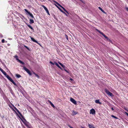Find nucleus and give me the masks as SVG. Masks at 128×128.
I'll use <instances>...</instances> for the list:
<instances>
[{"label":"nucleus","instance_id":"1","mask_svg":"<svg viewBox=\"0 0 128 128\" xmlns=\"http://www.w3.org/2000/svg\"><path fill=\"white\" fill-rule=\"evenodd\" d=\"M105 92L108 95L112 97L113 96V94L107 89L105 90Z\"/></svg>","mask_w":128,"mask_h":128},{"label":"nucleus","instance_id":"2","mask_svg":"<svg viewBox=\"0 0 128 128\" xmlns=\"http://www.w3.org/2000/svg\"><path fill=\"white\" fill-rule=\"evenodd\" d=\"M11 104L13 106L14 108V109L17 111V112L19 114L20 116L22 118H23V116L20 113V112L19 110L13 104Z\"/></svg>","mask_w":128,"mask_h":128},{"label":"nucleus","instance_id":"3","mask_svg":"<svg viewBox=\"0 0 128 128\" xmlns=\"http://www.w3.org/2000/svg\"><path fill=\"white\" fill-rule=\"evenodd\" d=\"M24 10L25 11L28 13V14L30 15V16L33 18H34V16L32 14L30 13V12H29L26 9H24Z\"/></svg>","mask_w":128,"mask_h":128},{"label":"nucleus","instance_id":"4","mask_svg":"<svg viewBox=\"0 0 128 128\" xmlns=\"http://www.w3.org/2000/svg\"><path fill=\"white\" fill-rule=\"evenodd\" d=\"M102 34L104 37V38L107 40L109 41L110 42H111V41L109 39L107 36H106L102 32H100Z\"/></svg>","mask_w":128,"mask_h":128},{"label":"nucleus","instance_id":"5","mask_svg":"<svg viewBox=\"0 0 128 128\" xmlns=\"http://www.w3.org/2000/svg\"><path fill=\"white\" fill-rule=\"evenodd\" d=\"M42 6L44 10H46V12L48 14L50 15V13L48 10L47 8L44 5H42Z\"/></svg>","mask_w":128,"mask_h":128},{"label":"nucleus","instance_id":"6","mask_svg":"<svg viewBox=\"0 0 128 128\" xmlns=\"http://www.w3.org/2000/svg\"><path fill=\"white\" fill-rule=\"evenodd\" d=\"M95 112H96L95 110L93 108H92L90 110V114H95Z\"/></svg>","mask_w":128,"mask_h":128},{"label":"nucleus","instance_id":"7","mask_svg":"<svg viewBox=\"0 0 128 128\" xmlns=\"http://www.w3.org/2000/svg\"><path fill=\"white\" fill-rule=\"evenodd\" d=\"M70 101L74 104H76V101L73 98H71L70 99Z\"/></svg>","mask_w":128,"mask_h":128},{"label":"nucleus","instance_id":"8","mask_svg":"<svg viewBox=\"0 0 128 128\" xmlns=\"http://www.w3.org/2000/svg\"><path fill=\"white\" fill-rule=\"evenodd\" d=\"M0 70L2 72V73L6 76L7 75L6 72H4L0 67Z\"/></svg>","mask_w":128,"mask_h":128},{"label":"nucleus","instance_id":"9","mask_svg":"<svg viewBox=\"0 0 128 128\" xmlns=\"http://www.w3.org/2000/svg\"><path fill=\"white\" fill-rule=\"evenodd\" d=\"M54 64L58 67L61 70H62V68L60 67V66L56 62H55Z\"/></svg>","mask_w":128,"mask_h":128},{"label":"nucleus","instance_id":"10","mask_svg":"<svg viewBox=\"0 0 128 128\" xmlns=\"http://www.w3.org/2000/svg\"><path fill=\"white\" fill-rule=\"evenodd\" d=\"M6 78L11 82L12 80H13L12 79V78L8 75H7V76H6Z\"/></svg>","mask_w":128,"mask_h":128},{"label":"nucleus","instance_id":"11","mask_svg":"<svg viewBox=\"0 0 128 128\" xmlns=\"http://www.w3.org/2000/svg\"><path fill=\"white\" fill-rule=\"evenodd\" d=\"M55 5L56 6L58 9H59L61 11V12H63L64 14H66V13H65V12H64L62 10H61V9H60V8L58 6L56 5V4H55Z\"/></svg>","mask_w":128,"mask_h":128},{"label":"nucleus","instance_id":"12","mask_svg":"<svg viewBox=\"0 0 128 128\" xmlns=\"http://www.w3.org/2000/svg\"><path fill=\"white\" fill-rule=\"evenodd\" d=\"M95 102L98 104H101V103L100 102V100H95Z\"/></svg>","mask_w":128,"mask_h":128},{"label":"nucleus","instance_id":"13","mask_svg":"<svg viewBox=\"0 0 128 128\" xmlns=\"http://www.w3.org/2000/svg\"><path fill=\"white\" fill-rule=\"evenodd\" d=\"M30 38L31 40H32L33 42H37V41L34 40V38L31 37L30 36Z\"/></svg>","mask_w":128,"mask_h":128},{"label":"nucleus","instance_id":"14","mask_svg":"<svg viewBox=\"0 0 128 128\" xmlns=\"http://www.w3.org/2000/svg\"><path fill=\"white\" fill-rule=\"evenodd\" d=\"M30 38L31 40H32L33 42H37V41L34 40V38L31 37L30 36Z\"/></svg>","mask_w":128,"mask_h":128},{"label":"nucleus","instance_id":"15","mask_svg":"<svg viewBox=\"0 0 128 128\" xmlns=\"http://www.w3.org/2000/svg\"><path fill=\"white\" fill-rule=\"evenodd\" d=\"M58 63L61 66H62L63 68H65V66L63 64H62L60 62H58Z\"/></svg>","mask_w":128,"mask_h":128},{"label":"nucleus","instance_id":"16","mask_svg":"<svg viewBox=\"0 0 128 128\" xmlns=\"http://www.w3.org/2000/svg\"><path fill=\"white\" fill-rule=\"evenodd\" d=\"M54 3H56V4L58 5L60 7L62 6L61 5H60L59 3H58V2H56V1L54 0Z\"/></svg>","mask_w":128,"mask_h":128},{"label":"nucleus","instance_id":"17","mask_svg":"<svg viewBox=\"0 0 128 128\" xmlns=\"http://www.w3.org/2000/svg\"><path fill=\"white\" fill-rule=\"evenodd\" d=\"M49 102L50 104L54 108L55 107V106H54V104L52 102L50 101H49Z\"/></svg>","mask_w":128,"mask_h":128},{"label":"nucleus","instance_id":"18","mask_svg":"<svg viewBox=\"0 0 128 128\" xmlns=\"http://www.w3.org/2000/svg\"><path fill=\"white\" fill-rule=\"evenodd\" d=\"M23 69L25 70L26 72L29 70L28 68H26L25 66H23Z\"/></svg>","mask_w":128,"mask_h":128},{"label":"nucleus","instance_id":"19","mask_svg":"<svg viewBox=\"0 0 128 128\" xmlns=\"http://www.w3.org/2000/svg\"><path fill=\"white\" fill-rule=\"evenodd\" d=\"M23 69L25 70L26 72L29 70L28 68H26L25 66H23Z\"/></svg>","mask_w":128,"mask_h":128},{"label":"nucleus","instance_id":"20","mask_svg":"<svg viewBox=\"0 0 128 128\" xmlns=\"http://www.w3.org/2000/svg\"><path fill=\"white\" fill-rule=\"evenodd\" d=\"M23 69L25 70L26 72L29 70L28 68H26L25 66H23Z\"/></svg>","mask_w":128,"mask_h":128},{"label":"nucleus","instance_id":"21","mask_svg":"<svg viewBox=\"0 0 128 128\" xmlns=\"http://www.w3.org/2000/svg\"><path fill=\"white\" fill-rule=\"evenodd\" d=\"M30 24H32V23H34V22L33 20L30 19Z\"/></svg>","mask_w":128,"mask_h":128},{"label":"nucleus","instance_id":"22","mask_svg":"<svg viewBox=\"0 0 128 128\" xmlns=\"http://www.w3.org/2000/svg\"><path fill=\"white\" fill-rule=\"evenodd\" d=\"M17 60H18V62H19L21 64H24V63L23 62H22V61H21V60L19 59H17Z\"/></svg>","mask_w":128,"mask_h":128},{"label":"nucleus","instance_id":"23","mask_svg":"<svg viewBox=\"0 0 128 128\" xmlns=\"http://www.w3.org/2000/svg\"><path fill=\"white\" fill-rule=\"evenodd\" d=\"M16 76L17 78H19L21 77V76L19 74H16Z\"/></svg>","mask_w":128,"mask_h":128},{"label":"nucleus","instance_id":"24","mask_svg":"<svg viewBox=\"0 0 128 128\" xmlns=\"http://www.w3.org/2000/svg\"><path fill=\"white\" fill-rule=\"evenodd\" d=\"M111 116L116 119H118L117 117L112 115H111Z\"/></svg>","mask_w":128,"mask_h":128},{"label":"nucleus","instance_id":"25","mask_svg":"<svg viewBox=\"0 0 128 128\" xmlns=\"http://www.w3.org/2000/svg\"><path fill=\"white\" fill-rule=\"evenodd\" d=\"M29 75H32V74L30 72V71L29 70L27 72H26Z\"/></svg>","mask_w":128,"mask_h":128},{"label":"nucleus","instance_id":"26","mask_svg":"<svg viewBox=\"0 0 128 128\" xmlns=\"http://www.w3.org/2000/svg\"><path fill=\"white\" fill-rule=\"evenodd\" d=\"M14 85L16 86V84L13 81V80H12L11 82Z\"/></svg>","mask_w":128,"mask_h":128},{"label":"nucleus","instance_id":"27","mask_svg":"<svg viewBox=\"0 0 128 128\" xmlns=\"http://www.w3.org/2000/svg\"><path fill=\"white\" fill-rule=\"evenodd\" d=\"M14 85L16 86V84L13 81V80H12L11 82Z\"/></svg>","mask_w":128,"mask_h":128},{"label":"nucleus","instance_id":"28","mask_svg":"<svg viewBox=\"0 0 128 128\" xmlns=\"http://www.w3.org/2000/svg\"><path fill=\"white\" fill-rule=\"evenodd\" d=\"M34 74L38 78H39V76L37 74H36V73H35L34 72H33Z\"/></svg>","mask_w":128,"mask_h":128},{"label":"nucleus","instance_id":"29","mask_svg":"<svg viewBox=\"0 0 128 128\" xmlns=\"http://www.w3.org/2000/svg\"><path fill=\"white\" fill-rule=\"evenodd\" d=\"M28 26L32 29V27L30 24L27 25Z\"/></svg>","mask_w":128,"mask_h":128},{"label":"nucleus","instance_id":"30","mask_svg":"<svg viewBox=\"0 0 128 128\" xmlns=\"http://www.w3.org/2000/svg\"><path fill=\"white\" fill-rule=\"evenodd\" d=\"M24 46L28 50H30L29 49V48H28L27 46Z\"/></svg>","mask_w":128,"mask_h":128},{"label":"nucleus","instance_id":"31","mask_svg":"<svg viewBox=\"0 0 128 128\" xmlns=\"http://www.w3.org/2000/svg\"><path fill=\"white\" fill-rule=\"evenodd\" d=\"M9 107L11 108H12V110L14 111L15 112H16L15 111V110L14 109L12 108L10 106H9Z\"/></svg>","mask_w":128,"mask_h":128},{"label":"nucleus","instance_id":"32","mask_svg":"<svg viewBox=\"0 0 128 128\" xmlns=\"http://www.w3.org/2000/svg\"><path fill=\"white\" fill-rule=\"evenodd\" d=\"M14 58H15L16 59V60H17V59H18V56H16V55L15 56H14Z\"/></svg>","mask_w":128,"mask_h":128},{"label":"nucleus","instance_id":"33","mask_svg":"<svg viewBox=\"0 0 128 128\" xmlns=\"http://www.w3.org/2000/svg\"><path fill=\"white\" fill-rule=\"evenodd\" d=\"M73 114H74L76 115L77 114V112H75L73 111Z\"/></svg>","mask_w":128,"mask_h":128},{"label":"nucleus","instance_id":"34","mask_svg":"<svg viewBox=\"0 0 128 128\" xmlns=\"http://www.w3.org/2000/svg\"><path fill=\"white\" fill-rule=\"evenodd\" d=\"M50 64H52L53 65H54V64H55L54 63H53V62H52L51 61H50Z\"/></svg>","mask_w":128,"mask_h":128},{"label":"nucleus","instance_id":"35","mask_svg":"<svg viewBox=\"0 0 128 128\" xmlns=\"http://www.w3.org/2000/svg\"><path fill=\"white\" fill-rule=\"evenodd\" d=\"M98 8L100 10H101V11H102V10H103L102 8L100 7H98Z\"/></svg>","mask_w":128,"mask_h":128},{"label":"nucleus","instance_id":"36","mask_svg":"<svg viewBox=\"0 0 128 128\" xmlns=\"http://www.w3.org/2000/svg\"><path fill=\"white\" fill-rule=\"evenodd\" d=\"M60 7H61V8H62L65 11L66 10L65 9V8H64L63 6H61Z\"/></svg>","mask_w":128,"mask_h":128},{"label":"nucleus","instance_id":"37","mask_svg":"<svg viewBox=\"0 0 128 128\" xmlns=\"http://www.w3.org/2000/svg\"><path fill=\"white\" fill-rule=\"evenodd\" d=\"M65 36H66V39H67V40H68V36L66 34H65Z\"/></svg>","mask_w":128,"mask_h":128},{"label":"nucleus","instance_id":"38","mask_svg":"<svg viewBox=\"0 0 128 128\" xmlns=\"http://www.w3.org/2000/svg\"><path fill=\"white\" fill-rule=\"evenodd\" d=\"M4 39H3L2 40V43H4Z\"/></svg>","mask_w":128,"mask_h":128},{"label":"nucleus","instance_id":"39","mask_svg":"<svg viewBox=\"0 0 128 128\" xmlns=\"http://www.w3.org/2000/svg\"><path fill=\"white\" fill-rule=\"evenodd\" d=\"M3 37L2 35V34L0 33V38H2Z\"/></svg>","mask_w":128,"mask_h":128},{"label":"nucleus","instance_id":"40","mask_svg":"<svg viewBox=\"0 0 128 128\" xmlns=\"http://www.w3.org/2000/svg\"><path fill=\"white\" fill-rule=\"evenodd\" d=\"M126 9L127 11L128 12V8L126 7Z\"/></svg>","mask_w":128,"mask_h":128},{"label":"nucleus","instance_id":"41","mask_svg":"<svg viewBox=\"0 0 128 128\" xmlns=\"http://www.w3.org/2000/svg\"><path fill=\"white\" fill-rule=\"evenodd\" d=\"M102 12H103L104 13V14H106V12H105V11L104 10H102V11H101Z\"/></svg>","mask_w":128,"mask_h":128},{"label":"nucleus","instance_id":"42","mask_svg":"<svg viewBox=\"0 0 128 128\" xmlns=\"http://www.w3.org/2000/svg\"><path fill=\"white\" fill-rule=\"evenodd\" d=\"M102 12H103L104 13V14H106V12H105V11L104 10H102V11H101Z\"/></svg>","mask_w":128,"mask_h":128},{"label":"nucleus","instance_id":"43","mask_svg":"<svg viewBox=\"0 0 128 128\" xmlns=\"http://www.w3.org/2000/svg\"><path fill=\"white\" fill-rule=\"evenodd\" d=\"M102 12H103L104 13V14H106V12H105V11L104 10H102V11H101Z\"/></svg>","mask_w":128,"mask_h":128},{"label":"nucleus","instance_id":"44","mask_svg":"<svg viewBox=\"0 0 128 128\" xmlns=\"http://www.w3.org/2000/svg\"><path fill=\"white\" fill-rule=\"evenodd\" d=\"M68 126L70 128H74L68 125Z\"/></svg>","mask_w":128,"mask_h":128},{"label":"nucleus","instance_id":"45","mask_svg":"<svg viewBox=\"0 0 128 128\" xmlns=\"http://www.w3.org/2000/svg\"><path fill=\"white\" fill-rule=\"evenodd\" d=\"M64 70L67 73H68V72L67 70H66L65 68H64Z\"/></svg>","mask_w":128,"mask_h":128},{"label":"nucleus","instance_id":"46","mask_svg":"<svg viewBox=\"0 0 128 128\" xmlns=\"http://www.w3.org/2000/svg\"><path fill=\"white\" fill-rule=\"evenodd\" d=\"M125 113L128 116V113L126 112H125Z\"/></svg>","mask_w":128,"mask_h":128},{"label":"nucleus","instance_id":"47","mask_svg":"<svg viewBox=\"0 0 128 128\" xmlns=\"http://www.w3.org/2000/svg\"><path fill=\"white\" fill-rule=\"evenodd\" d=\"M124 109L126 110L127 111H128V110L126 108H124Z\"/></svg>","mask_w":128,"mask_h":128},{"label":"nucleus","instance_id":"48","mask_svg":"<svg viewBox=\"0 0 128 128\" xmlns=\"http://www.w3.org/2000/svg\"><path fill=\"white\" fill-rule=\"evenodd\" d=\"M36 43H37L40 46H41V45H40V43H39L37 41V42H36Z\"/></svg>","mask_w":128,"mask_h":128},{"label":"nucleus","instance_id":"49","mask_svg":"<svg viewBox=\"0 0 128 128\" xmlns=\"http://www.w3.org/2000/svg\"><path fill=\"white\" fill-rule=\"evenodd\" d=\"M80 1L84 3V2L82 0H79Z\"/></svg>","mask_w":128,"mask_h":128},{"label":"nucleus","instance_id":"50","mask_svg":"<svg viewBox=\"0 0 128 128\" xmlns=\"http://www.w3.org/2000/svg\"><path fill=\"white\" fill-rule=\"evenodd\" d=\"M66 13H67V14H68V12L66 10L65 11Z\"/></svg>","mask_w":128,"mask_h":128},{"label":"nucleus","instance_id":"51","mask_svg":"<svg viewBox=\"0 0 128 128\" xmlns=\"http://www.w3.org/2000/svg\"><path fill=\"white\" fill-rule=\"evenodd\" d=\"M66 13H67V14H68V12L66 10L65 11Z\"/></svg>","mask_w":128,"mask_h":128},{"label":"nucleus","instance_id":"52","mask_svg":"<svg viewBox=\"0 0 128 128\" xmlns=\"http://www.w3.org/2000/svg\"><path fill=\"white\" fill-rule=\"evenodd\" d=\"M66 13H67V14H68V12L66 10L65 11Z\"/></svg>","mask_w":128,"mask_h":128},{"label":"nucleus","instance_id":"53","mask_svg":"<svg viewBox=\"0 0 128 128\" xmlns=\"http://www.w3.org/2000/svg\"><path fill=\"white\" fill-rule=\"evenodd\" d=\"M111 109L112 110H114V109L112 107L111 108Z\"/></svg>","mask_w":128,"mask_h":128},{"label":"nucleus","instance_id":"54","mask_svg":"<svg viewBox=\"0 0 128 128\" xmlns=\"http://www.w3.org/2000/svg\"><path fill=\"white\" fill-rule=\"evenodd\" d=\"M96 30L98 32H100L99 30H98L97 29H96Z\"/></svg>","mask_w":128,"mask_h":128},{"label":"nucleus","instance_id":"55","mask_svg":"<svg viewBox=\"0 0 128 128\" xmlns=\"http://www.w3.org/2000/svg\"><path fill=\"white\" fill-rule=\"evenodd\" d=\"M14 27H15L16 28H17V26H16H16L14 25Z\"/></svg>","mask_w":128,"mask_h":128},{"label":"nucleus","instance_id":"56","mask_svg":"<svg viewBox=\"0 0 128 128\" xmlns=\"http://www.w3.org/2000/svg\"><path fill=\"white\" fill-rule=\"evenodd\" d=\"M81 128H84V127L82 126H81Z\"/></svg>","mask_w":128,"mask_h":128},{"label":"nucleus","instance_id":"57","mask_svg":"<svg viewBox=\"0 0 128 128\" xmlns=\"http://www.w3.org/2000/svg\"><path fill=\"white\" fill-rule=\"evenodd\" d=\"M70 80H73L72 79V78H70Z\"/></svg>","mask_w":128,"mask_h":128},{"label":"nucleus","instance_id":"58","mask_svg":"<svg viewBox=\"0 0 128 128\" xmlns=\"http://www.w3.org/2000/svg\"><path fill=\"white\" fill-rule=\"evenodd\" d=\"M65 14L66 15V16H68L66 14Z\"/></svg>","mask_w":128,"mask_h":128},{"label":"nucleus","instance_id":"59","mask_svg":"<svg viewBox=\"0 0 128 128\" xmlns=\"http://www.w3.org/2000/svg\"><path fill=\"white\" fill-rule=\"evenodd\" d=\"M18 106H19V105L18 104Z\"/></svg>","mask_w":128,"mask_h":128}]
</instances>
